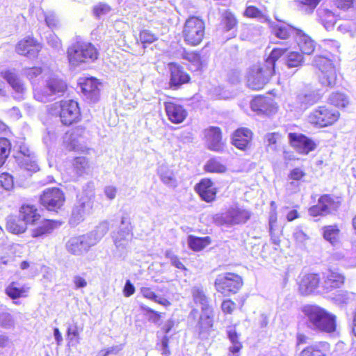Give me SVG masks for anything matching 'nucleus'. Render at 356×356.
<instances>
[{
	"mask_svg": "<svg viewBox=\"0 0 356 356\" xmlns=\"http://www.w3.org/2000/svg\"><path fill=\"white\" fill-rule=\"evenodd\" d=\"M42 73V68L41 67H27L25 70V74L26 76L29 79L32 80L35 78L38 77L39 75H40Z\"/></svg>",
	"mask_w": 356,
	"mask_h": 356,
	"instance_id": "obj_60",
	"label": "nucleus"
},
{
	"mask_svg": "<svg viewBox=\"0 0 356 356\" xmlns=\"http://www.w3.org/2000/svg\"><path fill=\"white\" fill-rule=\"evenodd\" d=\"M136 291L135 286L131 282L130 280H127L124 289H123V294L125 297H130L132 296Z\"/></svg>",
	"mask_w": 356,
	"mask_h": 356,
	"instance_id": "obj_64",
	"label": "nucleus"
},
{
	"mask_svg": "<svg viewBox=\"0 0 356 356\" xmlns=\"http://www.w3.org/2000/svg\"><path fill=\"white\" fill-rule=\"evenodd\" d=\"M304 56L298 51H291L286 56L285 63L288 67H298L302 65Z\"/></svg>",
	"mask_w": 356,
	"mask_h": 356,
	"instance_id": "obj_50",
	"label": "nucleus"
},
{
	"mask_svg": "<svg viewBox=\"0 0 356 356\" xmlns=\"http://www.w3.org/2000/svg\"><path fill=\"white\" fill-rule=\"evenodd\" d=\"M163 105L168 120L171 123L179 124L186 120L188 111L184 105L178 103L175 97H170Z\"/></svg>",
	"mask_w": 356,
	"mask_h": 356,
	"instance_id": "obj_15",
	"label": "nucleus"
},
{
	"mask_svg": "<svg viewBox=\"0 0 356 356\" xmlns=\"http://www.w3.org/2000/svg\"><path fill=\"white\" fill-rule=\"evenodd\" d=\"M66 201L65 192L58 187L44 189L39 196V203L44 209L50 212L58 213Z\"/></svg>",
	"mask_w": 356,
	"mask_h": 356,
	"instance_id": "obj_10",
	"label": "nucleus"
},
{
	"mask_svg": "<svg viewBox=\"0 0 356 356\" xmlns=\"http://www.w3.org/2000/svg\"><path fill=\"white\" fill-rule=\"evenodd\" d=\"M193 302L201 305L202 312L211 311L213 306L210 303L209 298L207 296L202 287L195 286L191 289Z\"/></svg>",
	"mask_w": 356,
	"mask_h": 356,
	"instance_id": "obj_35",
	"label": "nucleus"
},
{
	"mask_svg": "<svg viewBox=\"0 0 356 356\" xmlns=\"http://www.w3.org/2000/svg\"><path fill=\"white\" fill-rule=\"evenodd\" d=\"M341 205V198L331 193L322 194L319 196L317 204L308 209L309 216L318 217L327 216L337 211Z\"/></svg>",
	"mask_w": 356,
	"mask_h": 356,
	"instance_id": "obj_9",
	"label": "nucleus"
},
{
	"mask_svg": "<svg viewBox=\"0 0 356 356\" xmlns=\"http://www.w3.org/2000/svg\"><path fill=\"white\" fill-rule=\"evenodd\" d=\"M110 7L105 3H99L93 8V14L97 17H100L102 15H105L108 11H110Z\"/></svg>",
	"mask_w": 356,
	"mask_h": 356,
	"instance_id": "obj_61",
	"label": "nucleus"
},
{
	"mask_svg": "<svg viewBox=\"0 0 356 356\" xmlns=\"http://www.w3.org/2000/svg\"><path fill=\"white\" fill-rule=\"evenodd\" d=\"M238 23L236 14L230 10H225L220 16V25L224 31L236 29Z\"/></svg>",
	"mask_w": 356,
	"mask_h": 356,
	"instance_id": "obj_37",
	"label": "nucleus"
},
{
	"mask_svg": "<svg viewBox=\"0 0 356 356\" xmlns=\"http://www.w3.org/2000/svg\"><path fill=\"white\" fill-rule=\"evenodd\" d=\"M250 106L251 110L258 115L267 117L275 115L279 110V106L275 99L264 95L254 96Z\"/></svg>",
	"mask_w": 356,
	"mask_h": 356,
	"instance_id": "obj_13",
	"label": "nucleus"
},
{
	"mask_svg": "<svg viewBox=\"0 0 356 356\" xmlns=\"http://www.w3.org/2000/svg\"><path fill=\"white\" fill-rule=\"evenodd\" d=\"M184 42L190 47H197L206 35V22L200 17L190 15L185 21L181 31Z\"/></svg>",
	"mask_w": 356,
	"mask_h": 356,
	"instance_id": "obj_5",
	"label": "nucleus"
},
{
	"mask_svg": "<svg viewBox=\"0 0 356 356\" xmlns=\"http://www.w3.org/2000/svg\"><path fill=\"white\" fill-rule=\"evenodd\" d=\"M61 225L58 220L49 218H43L40 224L33 228L31 232L32 238H40L51 234Z\"/></svg>",
	"mask_w": 356,
	"mask_h": 356,
	"instance_id": "obj_28",
	"label": "nucleus"
},
{
	"mask_svg": "<svg viewBox=\"0 0 356 356\" xmlns=\"http://www.w3.org/2000/svg\"><path fill=\"white\" fill-rule=\"evenodd\" d=\"M302 312L315 330L327 334L337 330V316L325 308L315 304L306 305L302 307Z\"/></svg>",
	"mask_w": 356,
	"mask_h": 356,
	"instance_id": "obj_3",
	"label": "nucleus"
},
{
	"mask_svg": "<svg viewBox=\"0 0 356 356\" xmlns=\"http://www.w3.org/2000/svg\"><path fill=\"white\" fill-rule=\"evenodd\" d=\"M202 200L211 203L216 200L218 189L211 178H202L194 187Z\"/></svg>",
	"mask_w": 356,
	"mask_h": 356,
	"instance_id": "obj_18",
	"label": "nucleus"
},
{
	"mask_svg": "<svg viewBox=\"0 0 356 356\" xmlns=\"http://www.w3.org/2000/svg\"><path fill=\"white\" fill-rule=\"evenodd\" d=\"M227 334L232 343L229 351L232 354L239 353L243 348V342L240 341V334L235 329H232L227 331Z\"/></svg>",
	"mask_w": 356,
	"mask_h": 356,
	"instance_id": "obj_44",
	"label": "nucleus"
},
{
	"mask_svg": "<svg viewBox=\"0 0 356 356\" xmlns=\"http://www.w3.org/2000/svg\"><path fill=\"white\" fill-rule=\"evenodd\" d=\"M328 99L331 105L340 108L347 107L350 103L348 97L345 93L338 91L332 92Z\"/></svg>",
	"mask_w": 356,
	"mask_h": 356,
	"instance_id": "obj_45",
	"label": "nucleus"
},
{
	"mask_svg": "<svg viewBox=\"0 0 356 356\" xmlns=\"http://www.w3.org/2000/svg\"><path fill=\"white\" fill-rule=\"evenodd\" d=\"M250 216L249 211L238 207L231 208L226 212V220L229 225L245 223Z\"/></svg>",
	"mask_w": 356,
	"mask_h": 356,
	"instance_id": "obj_31",
	"label": "nucleus"
},
{
	"mask_svg": "<svg viewBox=\"0 0 356 356\" xmlns=\"http://www.w3.org/2000/svg\"><path fill=\"white\" fill-rule=\"evenodd\" d=\"M253 131L248 127L237 128L231 136V143L239 150L246 151L250 147Z\"/></svg>",
	"mask_w": 356,
	"mask_h": 356,
	"instance_id": "obj_20",
	"label": "nucleus"
},
{
	"mask_svg": "<svg viewBox=\"0 0 356 356\" xmlns=\"http://www.w3.org/2000/svg\"><path fill=\"white\" fill-rule=\"evenodd\" d=\"M161 179L165 184H169L173 186H177V179L175 175L172 172H165L161 174Z\"/></svg>",
	"mask_w": 356,
	"mask_h": 356,
	"instance_id": "obj_59",
	"label": "nucleus"
},
{
	"mask_svg": "<svg viewBox=\"0 0 356 356\" xmlns=\"http://www.w3.org/2000/svg\"><path fill=\"white\" fill-rule=\"evenodd\" d=\"M14 188L13 177L8 173L3 172L0 175V188L10 191Z\"/></svg>",
	"mask_w": 356,
	"mask_h": 356,
	"instance_id": "obj_54",
	"label": "nucleus"
},
{
	"mask_svg": "<svg viewBox=\"0 0 356 356\" xmlns=\"http://www.w3.org/2000/svg\"><path fill=\"white\" fill-rule=\"evenodd\" d=\"M307 172L303 167H296L291 169L288 174V179L291 184H300L305 182L307 178Z\"/></svg>",
	"mask_w": 356,
	"mask_h": 356,
	"instance_id": "obj_47",
	"label": "nucleus"
},
{
	"mask_svg": "<svg viewBox=\"0 0 356 356\" xmlns=\"http://www.w3.org/2000/svg\"><path fill=\"white\" fill-rule=\"evenodd\" d=\"M279 23H275L271 19L269 21L268 26L271 33L278 39L288 40L291 37L296 38L300 29H298L291 24L278 20Z\"/></svg>",
	"mask_w": 356,
	"mask_h": 356,
	"instance_id": "obj_22",
	"label": "nucleus"
},
{
	"mask_svg": "<svg viewBox=\"0 0 356 356\" xmlns=\"http://www.w3.org/2000/svg\"><path fill=\"white\" fill-rule=\"evenodd\" d=\"M212 242L210 236L199 237L190 235L188 237V245L194 252H200L209 245Z\"/></svg>",
	"mask_w": 356,
	"mask_h": 356,
	"instance_id": "obj_41",
	"label": "nucleus"
},
{
	"mask_svg": "<svg viewBox=\"0 0 356 356\" xmlns=\"http://www.w3.org/2000/svg\"><path fill=\"white\" fill-rule=\"evenodd\" d=\"M18 213L27 226L36 225L41 218L38 207L31 204H22Z\"/></svg>",
	"mask_w": 356,
	"mask_h": 356,
	"instance_id": "obj_27",
	"label": "nucleus"
},
{
	"mask_svg": "<svg viewBox=\"0 0 356 356\" xmlns=\"http://www.w3.org/2000/svg\"><path fill=\"white\" fill-rule=\"evenodd\" d=\"M168 68L170 72L168 85L171 89L178 90L182 86L191 83V75L180 64L175 62L170 63H168Z\"/></svg>",
	"mask_w": 356,
	"mask_h": 356,
	"instance_id": "obj_16",
	"label": "nucleus"
},
{
	"mask_svg": "<svg viewBox=\"0 0 356 356\" xmlns=\"http://www.w3.org/2000/svg\"><path fill=\"white\" fill-rule=\"evenodd\" d=\"M282 136L280 132H271L266 134L264 142L268 148L276 150L280 144Z\"/></svg>",
	"mask_w": 356,
	"mask_h": 356,
	"instance_id": "obj_51",
	"label": "nucleus"
},
{
	"mask_svg": "<svg viewBox=\"0 0 356 356\" xmlns=\"http://www.w3.org/2000/svg\"><path fill=\"white\" fill-rule=\"evenodd\" d=\"M1 75L15 92L23 95L26 91V84L15 70L10 69L6 70L1 72Z\"/></svg>",
	"mask_w": 356,
	"mask_h": 356,
	"instance_id": "obj_29",
	"label": "nucleus"
},
{
	"mask_svg": "<svg viewBox=\"0 0 356 356\" xmlns=\"http://www.w3.org/2000/svg\"><path fill=\"white\" fill-rule=\"evenodd\" d=\"M199 321L197 323V327L200 334L210 332L214 326V310H208L202 312Z\"/></svg>",
	"mask_w": 356,
	"mask_h": 356,
	"instance_id": "obj_34",
	"label": "nucleus"
},
{
	"mask_svg": "<svg viewBox=\"0 0 356 356\" xmlns=\"http://www.w3.org/2000/svg\"><path fill=\"white\" fill-rule=\"evenodd\" d=\"M67 58L70 65L79 67L96 60L99 55L94 44L90 42L76 41L67 48Z\"/></svg>",
	"mask_w": 356,
	"mask_h": 356,
	"instance_id": "obj_4",
	"label": "nucleus"
},
{
	"mask_svg": "<svg viewBox=\"0 0 356 356\" xmlns=\"http://www.w3.org/2000/svg\"><path fill=\"white\" fill-rule=\"evenodd\" d=\"M292 236L295 245L297 247L304 246L309 239L308 235L300 227L293 231Z\"/></svg>",
	"mask_w": 356,
	"mask_h": 356,
	"instance_id": "obj_53",
	"label": "nucleus"
},
{
	"mask_svg": "<svg viewBox=\"0 0 356 356\" xmlns=\"http://www.w3.org/2000/svg\"><path fill=\"white\" fill-rule=\"evenodd\" d=\"M54 108L63 126L67 127L74 126L71 136H81L86 128L83 126L77 125L83 118L79 103L74 99H62L55 103Z\"/></svg>",
	"mask_w": 356,
	"mask_h": 356,
	"instance_id": "obj_2",
	"label": "nucleus"
},
{
	"mask_svg": "<svg viewBox=\"0 0 356 356\" xmlns=\"http://www.w3.org/2000/svg\"><path fill=\"white\" fill-rule=\"evenodd\" d=\"M140 293L145 298L153 300L161 305L164 307L171 305V302L168 299L159 298L156 293L149 287H142L140 289Z\"/></svg>",
	"mask_w": 356,
	"mask_h": 356,
	"instance_id": "obj_48",
	"label": "nucleus"
},
{
	"mask_svg": "<svg viewBox=\"0 0 356 356\" xmlns=\"http://www.w3.org/2000/svg\"><path fill=\"white\" fill-rule=\"evenodd\" d=\"M67 89V85L63 79L51 77L47 81L45 86L35 88L33 94L37 100L47 102L52 95H63Z\"/></svg>",
	"mask_w": 356,
	"mask_h": 356,
	"instance_id": "obj_12",
	"label": "nucleus"
},
{
	"mask_svg": "<svg viewBox=\"0 0 356 356\" xmlns=\"http://www.w3.org/2000/svg\"><path fill=\"white\" fill-rule=\"evenodd\" d=\"M169 342L170 337L168 336H164L161 339V353L165 356H169L170 354V348H169Z\"/></svg>",
	"mask_w": 356,
	"mask_h": 356,
	"instance_id": "obj_63",
	"label": "nucleus"
},
{
	"mask_svg": "<svg viewBox=\"0 0 356 356\" xmlns=\"http://www.w3.org/2000/svg\"><path fill=\"white\" fill-rule=\"evenodd\" d=\"M270 204L271 210L268 216V225L270 241L273 245L280 246L281 244L280 235L282 232L279 228L277 205L275 201H271Z\"/></svg>",
	"mask_w": 356,
	"mask_h": 356,
	"instance_id": "obj_23",
	"label": "nucleus"
},
{
	"mask_svg": "<svg viewBox=\"0 0 356 356\" xmlns=\"http://www.w3.org/2000/svg\"><path fill=\"white\" fill-rule=\"evenodd\" d=\"M298 102L302 106H312L321 100V97L314 92H304L297 96Z\"/></svg>",
	"mask_w": 356,
	"mask_h": 356,
	"instance_id": "obj_43",
	"label": "nucleus"
},
{
	"mask_svg": "<svg viewBox=\"0 0 356 356\" xmlns=\"http://www.w3.org/2000/svg\"><path fill=\"white\" fill-rule=\"evenodd\" d=\"M286 51V48L275 47L263 62L250 66L245 74L247 87L256 91L263 90L275 75L276 63Z\"/></svg>",
	"mask_w": 356,
	"mask_h": 356,
	"instance_id": "obj_1",
	"label": "nucleus"
},
{
	"mask_svg": "<svg viewBox=\"0 0 356 356\" xmlns=\"http://www.w3.org/2000/svg\"><path fill=\"white\" fill-rule=\"evenodd\" d=\"M91 202L90 198L85 197L79 200L77 204L73 209V213L76 215H81L86 212L87 207H91Z\"/></svg>",
	"mask_w": 356,
	"mask_h": 356,
	"instance_id": "obj_57",
	"label": "nucleus"
},
{
	"mask_svg": "<svg viewBox=\"0 0 356 356\" xmlns=\"http://www.w3.org/2000/svg\"><path fill=\"white\" fill-rule=\"evenodd\" d=\"M289 141L293 147L305 154L314 151L316 147V143L303 134L289 133Z\"/></svg>",
	"mask_w": 356,
	"mask_h": 356,
	"instance_id": "obj_21",
	"label": "nucleus"
},
{
	"mask_svg": "<svg viewBox=\"0 0 356 356\" xmlns=\"http://www.w3.org/2000/svg\"><path fill=\"white\" fill-rule=\"evenodd\" d=\"M314 64L318 69V78L321 84L329 88L337 86L341 75L332 60L326 56L318 55L315 57Z\"/></svg>",
	"mask_w": 356,
	"mask_h": 356,
	"instance_id": "obj_7",
	"label": "nucleus"
},
{
	"mask_svg": "<svg viewBox=\"0 0 356 356\" xmlns=\"http://www.w3.org/2000/svg\"><path fill=\"white\" fill-rule=\"evenodd\" d=\"M119 349L117 347H111L103 348L98 351L95 356H116L118 354Z\"/></svg>",
	"mask_w": 356,
	"mask_h": 356,
	"instance_id": "obj_62",
	"label": "nucleus"
},
{
	"mask_svg": "<svg viewBox=\"0 0 356 356\" xmlns=\"http://www.w3.org/2000/svg\"><path fill=\"white\" fill-rule=\"evenodd\" d=\"M294 39L302 54L310 55L314 51L316 46L315 41L302 29H299Z\"/></svg>",
	"mask_w": 356,
	"mask_h": 356,
	"instance_id": "obj_30",
	"label": "nucleus"
},
{
	"mask_svg": "<svg viewBox=\"0 0 356 356\" xmlns=\"http://www.w3.org/2000/svg\"><path fill=\"white\" fill-rule=\"evenodd\" d=\"M323 236L325 240L332 245L339 243L340 238V228L337 224L325 225L322 228Z\"/></svg>",
	"mask_w": 356,
	"mask_h": 356,
	"instance_id": "obj_42",
	"label": "nucleus"
},
{
	"mask_svg": "<svg viewBox=\"0 0 356 356\" xmlns=\"http://www.w3.org/2000/svg\"><path fill=\"white\" fill-rule=\"evenodd\" d=\"M318 15L320 22L327 30L333 29L338 21L345 19L334 8H321Z\"/></svg>",
	"mask_w": 356,
	"mask_h": 356,
	"instance_id": "obj_25",
	"label": "nucleus"
},
{
	"mask_svg": "<svg viewBox=\"0 0 356 356\" xmlns=\"http://www.w3.org/2000/svg\"><path fill=\"white\" fill-rule=\"evenodd\" d=\"M42 49V43L33 35H27L22 38L17 42L15 47L17 54L28 58L38 57Z\"/></svg>",
	"mask_w": 356,
	"mask_h": 356,
	"instance_id": "obj_14",
	"label": "nucleus"
},
{
	"mask_svg": "<svg viewBox=\"0 0 356 356\" xmlns=\"http://www.w3.org/2000/svg\"><path fill=\"white\" fill-rule=\"evenodd\" d=\"M356 0H333L335 8L340 11H347L355 7Z\"/></svg>",
	"mask_w": 356,
	"mask_h": 356,
	"instance_id": "obj_55",
	"label": "nucleus"
},
{
	"mask_svg": "<svg viewBox=\"0 0 356 356\" xmlns=\"http://www.w3.org/2000/svg\"><path fill=\"white\" fill-rule=\"evenodd\" d=\"M296 284L298 291L302 296H307L318 293L319 288H322L321 274L303 270L296 279Z\"/></svg>",
	"mask_w": 356,
	"mask_h": 356,
	"instance_id": "obj_11",
	"label": "nucleus"
},
{
	"mask_svg": "<svg viewBox=\"0 0 356 356\" xmlns=\"http://www.w3.org/2000/svg\"><path fill=\"white\" fill-rule=\"evenodd\" d=\"M204 139L207 148L216 152H222L225 143L222 140V131L218 127L211 126L204 130Z\"/></svg>",
	"mask_w": 356,
	"mask_h": 356,
	"instance_id": "obj_17",
	"label": "nucleus"
},
{
	"mask_svg": "<svg viewBox=\"0 0 356 356\" xmlns=\"http://www.w3.org/2000/svg\"><path fill=\"white\" fill-rule=\"evenodd\" d=\"M100 82L94 77L85 78L80 82L81 92L89 99L96 102L100 94Z\"/></svg>",
	"mask_w": 356,
	"mask_h": 356,
	"instance_id": "obj_26",
	"label": "nucleus"
},
{
	"mask_svg": "<svg viewBox=\"0 0 356 356\" xmlns=\"http://www.w3.org/2000/svg\"><path fill=\"white\" fill-rule=\"evenodd\" d=\"M213 285L217 293L224 297H229L240 291L243 286V280L237 273L225 272L217 275Z\"/></svg>",
	"mask_w": 356,
	"mask_h": 356,
	"instance_id": "obj_8",
	"label": "nucleus"
},
{
	"mask_svg": "<svg viewBox=\"0 0 356 356\" xmlns=\"http://www.w3.org/2000/svg\"><path fill=\"white\" fill-rule=\"evenodd\" d=\"M142 311L149 315V321L153 323H157L161 318V314L149 307L140 306Z\"/></svg>",
	"mask_w": 356,
	"mask_h": 356,
	"instance_id": "obj_58",
	"label": "nucleus"
},
{
	"mask_svg": "<svg viewBox=\"0 0 356 356\" xmlns=\"http://www.w3.org/2000/svg\"><path fill=\"white\" fill-rule=\"evenodd\" d=\"M220 308L225 315H232L236 309V304L232 299L226 298L222 301Z\"/></svg>",
	"mask_w": 356,
	"mask_h": 356,
	"instance_id": "obj_56",
	"label": "nucleus"
},
{
	"mask_svg": "<svg viewBox=\"0 0 356 356\" xmlns=\"http://www.w3.org/2000/svg\"><path fill=\"white\" fill-rule=\"evenodd\" d=\"M203 168L208 173L224 174L227 171L226 164L218 156L210 158L204 165Z\"/></svg>",
	"mask_w": 356,
	"mask_h": 356,
	"instance_id": "obj_38",
	"label": "nucleus"
},
{
	"mask_svg": "<svg viewBox=\"0 0 356 356\" xmlns=\"http://www.w3.org/2000/svg\"><path fill=\"white\" fill-rule=\"evenodd\" d=\"M66 248L72 254H81L88 251L89 245L84 236H78L70 238L66 243Z\"/></svg>",
	"mask_w": 356,
	"mask_h": 356,
	"instance_id": "obj_33",
	"label": "nucleus"
},
{
	"mask_svg": "<svg viewBox=\"0 0 356 356\" xmlns=\"http://www.w3.org/2000/svg\"><path fill=\"white\" fill-rule=\"evenodd\" d=\"M89 166V162L87 158L84 156H76L74 159L72 163L73 170L81 175L85 172Z\"/></svg>",
	"mask_w": 356,
	"mask_h": 356,
	"instance_id": "obj_52",
	"label": "nucleus"
},
{
	"mask_svg": "<svg viewBox=\"0 0 356 356\" xmlns=\"http://www.w3.org/2000/svg\"><path fill=\"white\" fill-rule=\"evenodd\" d=\"M300 356H331V345L326 341H316L305 347Z\"/></svg>",
	"mask_w": 356,
	"mask_h": 356,
	"instance_id": "obj_24",
	"label": "nucleus"
},
{
	"mask_svg": "<svg viewBox=\"0 0 356 356\" xmlns=\"http://www.w3.org/2000/svg\"><path fill=\"white\" fill-rule=\"evenodd\" d=\"M322 289L323 292L329 293L341 288L346 282V275L336 268H329L323 275Z\"/></svg>",
	"mask_w": 356,
	"mask_h": 356,
	"instance_id": "obj_19",
	"label": "nucleus"
},
{
	"mask_svg": "<svg viewBox=\"0 0 356 356\" xmlns=\"http://www.w3.org/2000/svg\"><path fill=\"white\" fill-rule=\"evenodd\" d=\"M28 287L19 286L17 282H10L5 289V293L12 300L27 297Z\"/></svg>",
	"mask_w": 356,
	"mask_h": 356,
	"instance_id": "obj_40",
	"label": "nucleus"
},
{
	"mask_svg": "<svg viewBox=\"0 0 356 356\" xmlns=\"http://www.w3.org/2000/svg\"><path fill=\"white\" fill-rule=\"evenodd\" d=\"M181 58L188 62V67L192 72L201 71L204 67V60L197 51L184 49Z\"/></svg>",
	"mask_w": 356,
	"mask_h": 356,
	"instance_id": "obj_32",
	"label": "nucleus"
},
{
	"mask_svg": "<svg viewBox=\"0 0 356 356\" xmlns=\"http://www.w3.org/2000/svg\"><path fill=\"white\" fill-rule=\"evenodd\" d=\"M157 40L158 36L156 33L148 29H142L139 32L137 43L140 44L143 49H146L148 45Z\"/></svg>",
	"mask_w": 356,
	"mask_h": 356,
	"instance_id": "obj_46",
	"label": "nucleus"
},
{
	"mask_svg": "<svg viewBox=\"0 0 356 356\" xmlns=\"http://www.w3.org/2000/svg\"><path fill=\"white\" fill-rule=\"evenodd\" d=\"M6 227L10 233L21 234L27 230L28 226L18 214L17 216H10L8 218Z\"/></svg>",
	"mask_w": 356,
	"mask_h": 356,
	"instance_id": "obj_36",
	"label": "nucleus"
},
{
	"mask_svg": "<svg viewBox=\"0 0 356 356\" xmlns=\"http://www.w3.org/2000/svg\"><path fill=\"white\" fill-rule=\"evenodd\" d=\"M340 118L341 113L339 111L328 105H321L309 113L307 120L312 127L323 129L334 126Z\"/></svg>",
	"mask_w": 356,
	"mask_h": 356,
	"instance_id": "obj_6",
	"label": "nucleus"
},
{
	"mask_svg": "<svg viewBox=\"0 0 356 356\" xmlns=\"http://www.w3.org/2000/svg\"><path fill=\"white\" fill-rule=\"evenodd\" d=\"M11 148L10 141L5 137H0V168L6 163L10 154Z\"/></svg>",
	"mask_w": 356,
	"mask_h": 356,
	"instance_id": "obj_49",
	"label": "nucleus"
},
{
	"mask_svg": "<svg viewBox=\"0 0 356 356\" xmlns=\"http://www.w3.org/2000/svg\"><path fill=\"white\" fill-rule=\"evenodd\" d=\"M243 16L246 18L257 19L268 23L270 20L266 11L254 5H248L243 11Z\"/></svg>",
	"mask_w": 356,
	"mask_h": 356,
	"instance_id": "obj_39",
	"label": "nucleus"
}]
</instances>
